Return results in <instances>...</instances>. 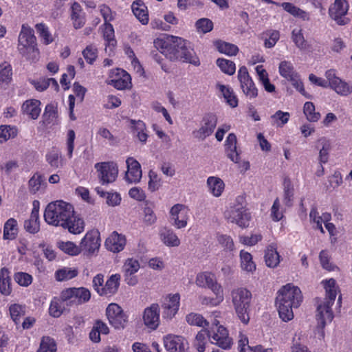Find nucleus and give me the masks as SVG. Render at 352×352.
Masks as SVG:
<instances>
[{
	"label": "nucleus",
	"instance_id": "54",
	"mask_svg": "<svg viewBox=\"0 0 352 352\" xmlns=\"http://www.w3.org/2000/svg\"><path fill=\"white\" fill-rule=\"evenodd\" d=\"M187 322L190 325H195L198 327H205L208 325V322L204 318V317L196 313H190L186 317Z\"/></svg>",
	"mask_w": 352,
	"mask_h": 352
},
{
	"label": "nucleus",
	"instance_id": "12",
	"mask_svg": "<svg viewBox=\"0 0 352 352\" xmlns=\"http://www.w3.org/2000/svg\"><path fill=\"white\" fill-rule=\"evenodd\" d=\"M217 124V117L212 113H208L204 116L200 124V128L195 131V137L201 140L210 136L214 131Z\"/></svg>",
	"mask_w": 352,
	"mask_h": 352
},
{
	"label": "nucleus",
	"instance_id": "4",
	"mask_svg": "<svg viewBox=\"0 0 352 352\" xmlns=\"http://www.w3.org/2000/svg\"><path fill=\"white\" fill-rule=\"evenodd\" d=\"M322 283L325 289L326 297L322 302L318 304L316 314L318 327L321 329H323L326 324L331 322L333 319L334 316L331 310V306L335 302L338 289L336 282L333 278Z\"/></svg>",
	"mask_w": 352,
	"mask_h": 352
},
{
	"label": "nucleus",
	"instance_id": "22",
	"mask_svg": "<svg viewBox=\"0 0 352 352\" xmlns=\"http://www.w3.org/2000/svg\"><path fill=\"white\" fill-rule=\"evenodd\" d=\"M39 202L38 201H33V208L30 219L24 221L25 230L31 233L36 234L40 230L39 221Z\"/></svg>",
	"mask_w": 352,
	"mask_h": 352
},
{
	"label": "nucleus",
	"instance_id": "55",
	"mask_svg": "<svg viewBox=\"0 0 352 352\" xmlns=\"http://www.w3.org/2000/svg\"><path fill=\"white\" fill-rule=\"evenodd\" d=\"M216 296L215 298H210L204 296L199 297V302L204 305L217 306L219 305L223 300V294L222 293H214Z\"/></svg>",
	"mask_w": 352,
	"mask_h": 352
},
{
	"label": "nucleus",
	"instance_id": "62",
	"mask_svg": "<svg viewBox=\"0 0 352 352\" xmlns=\"http://www.w3.org/2000/svg\"><path fill=\"white\" fill-rule=\"evenodd\" d=\"M113 86L116 89L122 90L126 89L131 84V76L128 74L123 75V78H119L112 80Z\"/></svg>",
	"mask_w": 352,
	"mask_h": 352
},
{
	"label": "nucleus",
	"instance_id": "64",
	"mask_svg": "<svg viewBox=\"0 0 352 352\" xmlns=\"http://www.w3.org/2000/svg\"><path fill=\"white\" fill-rule=\"evenodd\" d=\"M310 221L316 223V228L320 230L322 233H324L322 226V217L318 216V212L316 207H313L309 213Z\"/></svg>",
	"mask_w": 352,
	"mask_h": 352
},
{
	"label": "nucleus",
	"instance_id": "52",
	"mask_svg": "<svg viewBox=\"0 0 352 352\" xmlns=\"http://www.w3.org/2000/svg\"><path fill=\"white\" fill-rule=\"evenodd\" d=\"M37 352H56V344L54 339L43 337Z\"/></svg>",
	"mask_w": 352,
	"mask_h": 352
},
{
	"label": "nucleus",
	"instance_id": "15",
	"mask_svg": "<svg viewBox=\"0 0 352 352\" xmlns=\"http://www.w3.org/2000/svg\"><path fill=\"white\" fill-rule=\"evenodd\" d=\"M100 246V233L98 230H92L87 232L80 243V251L89 254L98 251Z\"/></svg>",
	"mask_w": 352,
	"mask_h": 352
},
{
	"label": "nucleus",
	"instance_id": "49",
	"mask_svg": "<svg viewBox=\"0 0 352 352\" xmlns=\"http://www.w3.org/2000/svg\"><path fill=\"white\" fill-rule=\"evenodd\" d=\"M17 135V129L15 126L9 125L0 126V141H7L14 138Z\"/></svg>",
	"mask_w": 352,
	"mask_h": 352
},
{
	"label": "nucleus",
	"instance_id": "44",
	"mask_svg": "<svg viewBox=\"0 0 352 352\" xmlns=\"http://www.w3.org/2000/svg\"><path fill=\"white\" fill-rule=\"evenodd\" d=\"M216 45L219 52L228 56L236 55L239 52L238 47L230 43L217 41Z\"/></svg>",
	"mask_w": 352,
	"mask_h": 352
},
{
	"label": "nucleus",
	"instance_id": "19",
	"mask_svg": "<svg viewBox=\"0 0 352 352\" xmlns=\"http://www.w3.org/2000/svg\"><path fill=\"white\" fill-rule=\"evenodd\" d=\"M143 321L146 327L151 330H155L160 324V307L153 303L146 307L143 314Z\"/></svg>",
	"mask_w": 352,
	"mask_h": 352
},
{
	"label": "nucleus",
	"instance_id": "16",
	"mask_svg": "<svg viewBox=\"0 0 352 352\" xmlns=\"http://www.w3.org/2000/svg\"><path fill=\"white\" fill-rule=\"evenodd\" d=\"M164 345L169 352H186L188 342L179 336L168 334L164 337Z\"/></svg>",
	"mask_w": 352,
	"mask_h": 352
},
{
	"label": "nucleus",
	"instance_id": "38",
	"mask_svg": "<svg viewBox=\"0 0 352 352\" xmlns=\"http://www.w3.org/2000/svg\"><path fill=\"white\" fill-rule=\"evenodd\" d=\"M207 338L210 339V331L206 329H201L197 334L194 342V346L199 352H204L205 351Z\"/></svg>",
	"mask_w": 352,
	"mask_h": 352
},
{
	"label": "nucleus",
	"instance_id": "23",
	"mask_svg": "<svg viewBox=\"0 0 352 352\" xmlns=\"http://www.w3.org/2000/svg\"><path fill=\"white\" fill-rule=\"evenodd\" d=\"M180 296L178 294L169 295L166 301L162 305V316L165 318L171 319L177 314L179 307Z\"/></svg>",
	"mask_w": 352,
	"mask_h": 352
},
{
	"label": "nucleus",
	"instance_id": "25",
	"mask_svg": "<svg viewBox=\"0 0 352 352\" xmlns=\"http://www.w3.org/2000/svg\"><path fill=\"white\" fill-rule=\"evenodd\" d=\"M70 17L75 29L81 28L85 24V14L78 2H74L72 5Z\"/></svg>",
	"mask_w": 352,
	"mask_h": 352
},
{
	"label": "nucleus",
	"instance_id": "60",
	"mask_svg": "<svg viewBox=\"0 0 352 352\" xmlns=\"http://www.w3.org/2000/svg\"><path fill=\"white\" fill-rule=\"evenodd\" d=\"M14 280L21 286L28 287L32 282V277L25 272H17L14 276Z\"/></svg>",
	"mask_w": 352,
	"mask_h": 352
},
{
	"label": "nucleus",
	"instance_id": "33",
	"mask_svg": "<svg viewBox=\"0 0 352 352\" xmlns=\"http://www.w3.org/2000/svg\"><path fill=\"white\" fill-rule=\"evenodd\" d=\"M207 185L210 192L217 197L221 196L225 187L223 180L217 177H209L207 179Z\"/></svg>",
	"mask_w": 352,
	"mask_h": 352
},
{
	"label": "nucleus",
	"instance_id": "34",
	"mask_svg": "<svg viewBox=\"0 0 352 352\" xmlns=\"http://www.w3.org/2000/svg\"><path fill=\"white\" fill-rule=\"evenodd\" d=\"M27 308L25 305L12 304L9 307V312L12 321L18 324L21 322V318L26 314Z\"/></svg>",
	"mask_w": 352,
	"mask_h": 352
},
{
	"label": "nucleus",
	"instance_id": "18",
	"mask_svg": "<svg viewBox=\"0 0 352 352\" xmlns=\"http://www.w3.org/2000/svg\"><path fill=\"white\" fill-rule=\"evenodd\" d=\"M210 342L214 344L221 348L227 350L231 348L232 344V339L229 337L228 330L223 326H219L217 329V331L210 332Z\"/></svg>",
	"mask_w": 352,
	"mask_h": 352
},
{
	"label": "nucleus",
	"instance_id": "2",
	"mask_svg": "<svg viewBox=\"0 0 352 352\" xmlns=\"http://www.w3.org/2000/svg\"><path fill=\"white\" fill-rule=\"evenodd\" d=\"M154 46L172 61L180 60L195 66L200 65L199 58L190 43L181 37L170 36L166 41L157 38L154 41Z\"/></svg>",
	"mask_w": 352,
	"mask_h": 352
},
{
	"label": "nucleus",
	"instance_id": "20",
	"mask_svg": "<svg viewBox=\"0 0 352 352\" xmlns=\"http://www.w3.org/2000/svg\"><path fill=\"white\" fill-rule=\"evenodd\" d=\"M127 170L124 179L129 183H138L142 175L140 164L133 157H128L126 160Z\"/></svg>",
	"mask_w": 352,
	"mask_h": 352
},
{
	"label": "nucleus",
	"instance_id": "8",
	"mask_svg": "<svg viewBox=\"0 0 352 352\" xmlns=\"http://www.w3.org/2000/svg\"><path fill=\"white\" fill-rule=\"evenodd\" d=\"M91 293L85 287H72L62 291V299L67 302V306H76L89 300Z\"/></svg>",
	"mask_w": 352,
	"mask_h": 352
},
{
	"label": "nucleus",
	"instance_id": "31",
	"mask_svg": "<svg viewBox=\"0 0 352 352\" xmlns=\"http://www.w3.org/2000/svg\"><path fill=\"white\" fill-rule=\"evenodd\" d=\"M160 236L161 240L167 246L177 247L180 244V240L171 230L166 228L162 229L160 232Z\"/></svg>",
	"mask_w": 352,
	"mask_h": 352
},
{
	"label": "nucleus",
	"instance_id": "61",
	"mask_svg": "<svg viewBox=\"0 0 352 352\" xmlns=\"http://www.w3.org/2000/svg\"><path fill=\"white\" fill-rule=\"evenodd\" d=\"M43 116L46 122L52 123L55 121L58 117L57 108L53 104H49L45 107Z\"/></svg>",
	"mask_w": 352,
	"mask_h": 352
},
{
	"label": "nucleus",
	"instance_id": "63",
	"mask_svg": "<svg viewBox=\"0 0 352 352\" xmlns=\"http://www.w3.org/2000/svg\"><path fill=\"white\" fill-rule=\"evenodd\" d=\"M289 81L292 82L294 87H295V89L302 96L309 99L311 98V96L305 91L304 85L300 80L299 75H297V77L292 78Z\"/></svg>",
	"mask_w": 352,
	"mask_h": 352
},
{
	"label": "nucleus",
	"instance_id": "42",
	"mask_svg": "<svg viewBox=\"0 0 352 352\" xmlns=\"http://www.w3.org/2000/svg\"><path fill=\"white\" fill-rule=\"evenodd\" d=\"M77 275V270L63 267L56 272L55 278L58 281H66L76 277Z\"/></svg>",
	"mask_w": 352,
	"mask_h": 352
},
{
	"label": "nucleus",
	"instance_id": "30",
	"mask_svg": "<svg viewBox=\"0 0 352 352\" xmlns=\"http://www.w3.org/2000/svg\"><path fill=\"white\" fill-rule=\"evenodd\" d=\"M265 261L269 267H276L280 263V256L276 250V245L271 244L265 250Z\"/></svg>",
	"mask_w": 352,
	"mask_h": 352
},
{
	"label": "nucleus",
	"instance_id": "39",
	"mask_svg": "<svg viewBox=\"0 0 352 352\" xmlns=\"http://www.w3.org/2000/svg\"><path fill=\"white\" fill-rule=\"evenodd\" d=\"M241 265L243 270L252 272L256 270V265L252 261V255L244 250L240 252Z\"/></svg>",
	"mask_w": 352,
	"mask_h": 352
},
{
	"label": "nucleus",
	"instance_id": "40",
	"mask_svg": "<svg viewBox=\"0 0 352 352\" xmlns=\"http://www.w3.org/2000/svg\"><path fill=\"white\" fill-rule=\"evenodd\" d=\"M319 148V164H326L329 159V152L331 148L330 143L328 140L324 138H321L318 140Z\"/></svg>",
	"mask_w": 352,
	"mask_h": 352
},
{
	"label": "nucleus",
	"instance_id": "3",
	"mask_svg": "<svg viewBox=\"0 0 352 352\" xmlns=\"http://www.w3.org/2000/svg\"><path fill=\"white\" fill-rule=\"evenodd\" d=\"M302 300L301 291L292 284L283 286L278 292L276 304L280 318L285 322L293 319L292 308L298 307Z\"/></svg>",
	"mask_w": 352,
	"mask_h": 352
},
{
	"label": "nucleus",
	"instance_id": "36",
	"mask_svg": "<svg viewBox=\"0 0 352 352\" xmlns=\"http://www.w3.org/2000/svg\"><path fill=\"white\" fill-rule=\"evenodd\" d=\"M10 278L7 268H2L0 272V292L2 294L8 296L11 293Z\"/></svg>",
	"mask_w": 352,
	"mask_h": 352
},
{
	"label": "nucleus",
	"instance_id": "50",
	"mask_svg": "<svg viewBox=\"0 0 352 352\" xmlns=\"http://www.w3.org/2000/svg\"><path fill=\"white\" fill-rule=\"evenodd\" d=\"M289 118V113L287 112H283L282 111H276L274 115L271 116V120L273 125L281 127L285 124Z\"/></svg>",
	"mask_w": 352,
	"mask_h": 352
},
{
	"label": "nucleus",
	"instance_id": "17",
	"mask_svg": "<svg viewBox=\"0 0 352 352\" xmlns=\"http://www.w3.org/2000/svg\"><path fill=\"white\" fill-rule=\"evenodd\" d=\"M196 284L200 287H207L213 293H222L223 289L216 279L214 274L209 272H202L197 274Z\"/></svg>",
	"mask_w": 352,
	"mask_h": 352
},
{
	"label": "nucleus",
	"instance_id": "6",
	"mask_svg": "<svg viewBox=\"0 0 352 352\" xmlns=\"http://www.w3.org/2000/svg\"><path fill=\"white\" fill-rule=\"evenodd\" d=\"M17 50L28 60L36 61L39 58V50L34 30L25 24L22 25L19 34Z\"/></svg>",
	"mask_w": 352,
	"mask_h": 352
},
{
	"label": "nucleus",
	"instance_id": "57",
	"mask_svg": "<svg viewBox=\"0 0 352 352\" xmlns=\"http://www.w3.org/2000/svg\"><path fill=\"white\" fill-rule=\"evenodd\" d=\"M82 55L89 64H93L98 57V50L93 45H88L82 51Z\"/></svg>",
	"mask_w": 352,
	"mask_h": 352
},
{
	"label": "nucleus",
	"instance_id": "53",
	"mask_svg": "<svg viewBox=\"0 0 352 352\" xmlns=\"http://www.w3.org/2000/svg\"><path fill=\"white\" fill-rule=\"evenodd\" d=\"M217 240L219 244L227 251H232L234 249V245L232 237L227 234H217Z\"/></svg>",
	"mask_w": 352,
	"mask_h": 352
},
{
	"label": "nucleus",
	"instance_id": "32",
	"mask_svg": "<svg viewBox=\"0 0 352 352\" xmlns=\"http://www.w3.org/2000/svg\"><path fill=\"white\" fill-rule=\"evenodd\" d=\"M132 11L136 18L143 24L148 22V15L145 5L139 1L133 2L131 6Z\"/></svg>",
	"mask_w": 352,
	"mask_h": 352
},
{
	"label": "nucleus",
	"instance_id": "41",
	"mask_svg": "<svg viewBox=\"0 0 352 352\" xmlns=\"http://www.w3.org/2000/svg\"><path fill=\"white\" fill-rule=\"evenodd\" d=\"M45 179L43 176L36 173H35L28 182V188L31 193H36L41 188L43 185H45Z\"/></svg>",
	"mask_w": 352,
	"mask_h": 352
},
{
	"label": "nucleus",
	"instance_id": "51",
	"mask_svg": "<svg viewBox=\"0 0 352 352\" xmlns=\"http://www.w3.org/2000/svg\"><path fill=\"white\" fill-rule=\"evenodd\" d=\"M36 30L39 36L43 40L45 45H48L53 41V38L50 33L47 27L44 23H37L35 25Z\"/></svg>",
	"mask_w": 352,
	"mask_h": 352
},
{
	"label": "nucleus",
	"instance_id": "29",
	"mask_svg": "<svg viewBox=\"0 0 352 352\" xmlns=\"http://www.w3.org/2000/svg\"><path fill=\"white\" fill-rule=\"evenodd\" d=\"M40 104L41 102L38 100H26L22 106V111L31 118L37 119L41 113Z\"/></svg>",
	"mask_w": 352,
	"mask_h": 352
},
{
	"label": "nucleus",
	"instance_id": "56",
	"mask_svg": "<svg viewBox=\"0 0 352 352\" xmlns=\"http://www.w3.org/2000/svg\"><path fill=\"white\" fill-rule=\"evenodd\" d=\"M139 269L140 263L138 261L133 258H128L123 265L124 273L129 275H133Z\"/></svg>",
	"mask_w": 352,
	"mask_h": 352
},
{
	"label": "nucleus",
	"instance_id": "13",
	"mask_svg": "<svg viewBox=\"0 0 352 352\" xmlns=\"http://www.w3.org/2000/svg\"><path fill=\"white\" fill-rule=\"evenodd\" d=\"M238 79L241 84V88L243 94L250 99L258 96V89L250 76L246 67H240L238 72Z\"/></svg>",
	"mask_w": 352,
	"mask_h": 352
},
{
	"label": "nucleus",
	"instance_id": "43",
	"mask_svg": "<svg viewBox=\"0 0 352 352\" xmlns=\"http://www.w3.org/2000/svg\"><path fill=\"white\" fill-rule=\"evenodd\" d=\"M220 91L222 93L226 102L232 107H236L238 105V100L234 94L232 90L223 85H217Z\"/></svg>",
	"mask_w": 352,
	"mask_h": 352
},
{
	"label": "nucleus",
	"instance_id": "28",
	"mask_svg": "<svg viewBox=\"0 0 352 352\" xmlns=\"http://www.w3.org/2000/svg\"><path fill=\"white\" fill-rule=\"evenodd\" d=\"M67 302L62 299V292L59 298L54 297L50 305L49 313L50 315L54 318H58L66 309Z\"/></svg>",
	"mask_w": 352,
	"mask_h": 352
},
{
	"label": "nucleus",
	"instance_id": "9",
	"mask_svg": "<svg viewBox=\"0 0 352 352\" xmlns=\"http://www.w3.org/2000/svg\"><path fill=\"white\" fill-rule=\"evenodd\" d=\"M98 177L102 184H108L115 182L118 175V166L113 162H98L94 165Z\"/></svg>",
	"mask_w": 352,
	"mask_h": 352
},
{
	"label": "nucleus",
	"instance_id": "11",
	"mask_svg": "<svg viewBox=\"0 0 352 352\" xmlns=\"http://www.w3.org/2000/svg\"><path fill=\"white\" fill-rule=\"evenodd\" d=\"M325 77L329 81V87L342 96H347L352 93V86L336 76V70L329 69Z\"/></svg>",
	"mask_w": 352,
	"mask_h": 352
},
{
	"label": "nucleus",
	"instance_id": "24",
	"mask_svg": "<svg viewBox=\"0 0 352 352\" xmlns=\"http://www.w3.org/2000/svg\"><path fill=\"white\" fill-rule=\"evenodd\" d=\"M126 244L125 237L121 234L113 232L105 241L104 245L106 248L113 252H119L122 251Z\"/></svg>",
	"mask_w": 352,
	"mask_h": 352
},
{
	"label": "nucleus",
	"instance_id": "21",
	"mask_svg": "<svg viewBox=\"0 0 352 352\" xmlns=\"http://www.w3.org/2000/svg\"><path fill=\"white\" fill-rule=\"evenodd\" d=\"M171 219L177 228H182L186 226L188 220V210L182 204L174 205L170 211Z\"/></svg>",
	"mask_w": 352,
	"mask_h": 352
},
{
	"label": "nucleus",
	"instance_id": "27",
	"mask_svg": "<svg viewBox=\"0 0 352 352\" xmlns=\"http://www.w3.org/2000/svg\"><path fill=\"white\" fill-rule=\"evenodd\" d=\"M121 276L119 274L111 275L102 287L101 296H111L115 294L120 286Z\"/></svg>",
	"mask_w": 352,
	"mask_h": 352
},
{
	"label": "nucleus",
	"instance_id": "26",
	"mask_svg": "<svg viewBox=\"0 0 352 352\" xmlns=\"http://www.w3.org/2000/svg\"><path fill=\"white\" fill-rule=\"evenodd\" d=\"M237 139L234 133H230L226 140V152L227 156L233 162L238 163L239 161V152L236 148Z\"/></svg>",
	"mask_w": 352,
	"mask_h": 352
},
{
	"label": "nucleus",
	"instance_id": "7",
	"mask_svg": "<svg viewBox=\"0 0 352 352\" xmlns=\"http://www.w3.org/2000/svg\"><path fill=\"white\" fill-rule=\"evenodd\" d=\"M245 199L243 196H238L233 206H230L225 213V218L231 223H234L241 228L249 226L251 219L250 213L246 208Z\"/></svg>",
	"mask_w": 352,
	"mask_h": 352
},
{
	"label": "nucleus",
	"instance_id": "14",
	"mask_svg": "<svg viewBox=\"0 0 352 352\" xmlns=\"http://www.w3.org/2000/svg\"><path fill=\"white\" fill-rule=\"evenodd\" d=\"M348 9L349 6L346 0H336L329 9V14L338 25H343L349 22V19L344 17Z\"/></svg>",
	"mask_w": 352,
	"mask_h": 352
},
{
	"label": "nucleus",
	"instance_id": "58",
	"mask_svg": "<svg viewBox=\"0 0 352 352\" xmlns=\"http://www.w3.org/2000/svg\"><path fill=\"white\" fill-rule=\"evenodd\" d=\"M294 197V188L289 180L284 182V203L286 206H291Z\"/></svg>",
	"mask_w": 352,
	"mask_h": 352
},
{
	"label": "nucleus",
	"instance_id": "37",
	"mask_svg": "<svg viewBox=\"0 0 352 352\" xmlns=\"http://www.w3.org/2000/svg\"><path fill=\"white\" fill-rule=\"evenodd\" d=\"M279 73L281 76L289 80L294 77H297L298 74L295 71L291 62L283 60L279 64Z\"/></svg>",
	"mask_w": 352,
	"mask_h": 352
},
{
	"label": "nucleus",
	"instance_id": "48",
	"mask_svg": "<svg viewBox=\"0 0 352 352\" xmlns=\"http://www.w3.org/2000/svg\"><path fill=\"white\" fill-rule=\"evenodd\" d=\"M217 65L219 66L221 70L226 74L232 75L235 72V64L230 60L225 58H218L217 60Z\"/></svg>",
	"mask_w": 352,
	"mask_h": 352
},
{
	"label": "nucleus",
	"instance_id": "5",
	"mask_svg": "<svg viewBox=\"0 0 352 352\" xmlns=\"http://www.w3.org/2000/svg\"><path fill=\"white\" fill-rule=\"evenodd\" d=\"M233 308L237 318L241 322L247 324L250 321L252 293L245 287L234 288L230 293Z\"/></svg>",
	"mask_w": 352,
	"mask_h": 352
},
{
	"label": "nucleus",
	"instance_id": "47",
	"mask_svg": "<svg viewBox=\"0 0 352 352\" xmlns=\"http://www.w3.org/2000/svg\"><path fill=\"white\" fill-rule=\"evenodd\" d=\"M58 246L63 252L72 256L78 255L81 252L80 245L77 246L71 241H60Z\"/></svg>",
	"mask_w": 352,
	"mask_h": 352
},
{
	"label": "nucleus",
	"instance_id": "59",
	"mask_svg": "<svg viewBox=\"0 0 352 352\" xmlns=\"http://www.w3.org/2000/svg\"><path fill=\"white\" fill-rule=\"evenodd\" d=\"M196 28L199 32L208 33L212 30L213 23L208 19L202 18L196 22Z\"/></svg>",
	"mask_w": 352,
	"mask_h": 352
},
{
	"label": "nucleus",
	"instance_id": "46",
	"mask_svg": "<svg viewBox=\"0 0 352 352\" xmlns=\"http://www.w3.org/2000/svg\"><path fill=\"white\" fill-rule=\"evenodd\" d=\"M303 112L307 119L310 122H316L320 118V114L315 111V106L311 102H306L303 107Z\"/></svg>",
	"mask_w": 352,
	"mask_h": 352
},
{
	"label": "nucleus",
	"instance_id": "35",
	"mask_svg": "<svg viewBox=\"0 0 352 352\" xmlns=\"http://www.w3.org/2000/svg\"><path fill=\"white\" fill-rule=\"evenodd\" d=\"M17 232L16 220L14 218L9 219L4 224L3 239L6 240H13L16 238Z\"/></svg>",
	"mask_w": 352,
	"mask_h": 352
},
{
	"label": "nucleus",
	"instance_id": "45",
	"mask_svg": "<svg viewBox=\"0 0 352 352\" xmlns=\"http://www.w3.org/2000/svg\"><path fill=\"white\" fill-rule=\"evenodd\" d=\"M104 28L103 31V36L107 43L108 47L111 50L112 47H113L116 44L114 35V29L111 23L104 24Z\"/></svg>",
	"mask_w": 352,
	"mask_h": 352
},
{
	"label": "nucleus",
	"instance_id": "1",
	"mask_svg": "<svg viewBox=\"0 0 352 352\" xmlns=\"http://www.w3.org/2000/svg\"><path fill=\"white\" fill-rule=\"evenodd\" d=\"M44 219L49 225L60 226L74 234L84 230L83 219L75 215L72 205L61 200L51 202L47 206Z\"/></svg>",
	"mask_w": 352,
	"mask_h": 352
},
{
	"label": "nucleus",
	"instance_id": "10",
	"mask_svg": "<svg viewBox=\"0 0 352 352\" xmlns=\"http://www.w3.org/2000/svg\"><path fill=\"white\" fill-rule=\"evenodd\" d=\"M106 315L109 323L116 329H124L128 322L127 316L121 307L116 303H111L106 309Z\"/></svg>",
	"mask_w": 352,
	"mask_h": 352
}]
</instances>
